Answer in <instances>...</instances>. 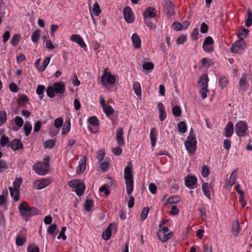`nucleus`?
Instances as JSON below:
<instances>
[{"instance_id":"37998d69","label":"nucleus","mask_w":252,"mask_h":252,"mask_svg":"<svg viewBox=\"0 0 252 252\" xmlns=\"http://www.w3.org/2000/svg\"><path fill=\"white\" fill-rule=\"evenodd\" d=\"M7 121V114L5 111H0V126Z\"/></svg>"},{"instance_id":"79ce46f5","label":"nucleus","mask_w":252,"mask_h":252,"mask_svg":"<svg viewBox=\"0 0 252 252\" xmlns=\"http://www.w3.org/2000/svg\"><path fill=\"white\" fill-rule=\"evenodd\" d=\"M20 35L19 34H16L14 35L11 40V44L13 46H16L19 44V42L20 40Z\"/></svg>"},{"instance_id":"0e129e2a","label":"nucleus","mask_w":252,"mask_h":252,"mask_svg":"<svg viewBox=\"0 0 252 252\" xmlns=\"http://www.w3.org/2000/svg\"><path fill=\"white\" fill-rule=\"evenodd\" d=\"M187 40V37L185 35H182L179 36L176 40L177 44H182Z\"/></svg>"},{"instance_id":"a878e982","label":"nucleus","mask_w":252,"mask_h":252,"mask_svg":"<svg viewBox=\"0 0 252 252\" xmlns=\"http://www.w3.org/2000/svg\"><path fill=\"white\" fill-rule=\"evenodd\" d=\"M113 225V224L112 223H111L108 226V227L106 229V230L103 232L102 234V237L104 240L108 241L111 238L112 234L111 227H112Z\"/></svg>"},{"instance_id":"2f4dec72","label":"nucleus","mask_w":252,"mask_h":252,"mask_svg":"<svg viewBox=\"0 0 252 252\" xmlns=\"http://www.w3.org/2000/svg\"><path fill=\"white\" fill-rule=\"evenodd\" d=\"M94 205V202L93 200L91 199H87L84 204L85 209L86 211L89 212L92 210Z\"/></svg>"},{"instance_id":"0eeeda50","label":"nucleus","mask_w":252,"mask_h":252,"mask_svg":"<svg viewBox=\"0 0 252 252\" xmlns=\"http://www.w3.org/2000/svg\"><path fill=\"white\" fill-rule=\"evenodd\" d=\"M52 183V180L49 178H41L36 180L34 183V186L36 189H41L49 186Z\"/></svg>"},{"instance_id":"e2e57ef3","label":"nucleus","mask_w":252,"mask_h":252,"mask_svg":"<svg viewBox=\"0 0 252 252\" xmlns=\"http://www.w3.org/2000/svg\"><path fill=\"white\" fill-rule=\"evenodd\" d=\"M57 229V225L55 224H53L49 226L47 232L51 235H53Z\"/></svg>"},{"instance_id":"a18cd8bd","label":"nucleus","mask_w":252,"mask_h":252,"mask_svg":"<svg viewBox=\"0 0 252 252\" xmlns=\"http://www.w3.org/2000/svg\"><path fill=\"white\" fill-rule=\"evenodd\" d=\"M93 13L95 16H98L101 13V9L99 7V5L97 2H95L93 5Z\"/></svg>"},{"instance_id":"bf43d9fd","label":"nucleus","mask_w":252,"mask_h":252,"mask_svg":"<svg viewBox=\"0 0 252 252\" xmlns=\"http://www.w3.org/2000/svg\"><path fill=\"white\" fill-rule=\"evenodd\" d=\"M27 252H39V249L38 247L31 244L28 246Z\"/></svg>"},{"instance_id":"1a4fd4ad","label":"nucleus","mask_w":252,"mask_h":252,"mask_svg":"<svg viewBox=\"0 0 252 252\" xmlns=\"http://www.w3.org/2000/svg\"><path fill=\"white\" fill-rule=\"evenodd\" d=\"M214 40L213 38L209 36L205 38L203 45L202 48L206 52L210 53L213 51V45L214 44Z\"/></svg>"},{"instance_id":"864d4df0","label":"nucleus","mask_w":252,"mask_h":252,"mask_svg":"<svg viewBox=\"0 0 252 252\" xmlns=\"http://www.w3.org/2000/svg\"><path fill=\"white\" fill-rule=\"evenodd\" d=\"M148 213H149V208L148 207L144 208L141 213V214H140L141 219L142 220H144L147 218Z\"/></svg>"},{"instance_id":"423d86ee","label":"nucleus","mask_w":252,"mask_h":252,"mask_svg":"<svg viewBox=\"0 0 252 252\" xmlns=\"http://www.w3.org/2000/svg\"><path fill=\"white\" fill-rule=\"evenodd\" d=\"M49 164L38 162L33 166V170L36 173L40 175H45L49 172Z\"/></svg>"},{"instance_id":"b1692460","label":"nucleus","mask_w":252,"mask_h":252,"mask_svg":"<svg viewBox=\"0 0 252 252\" xmlns=\"http://www.w3.org/2000/svg\"><path fill=\"white\" fill-rule=\"evenodd\" d=\"M11 196L13 198L14 201H17L19 200L20 190L17 188L12 187L9 188Z\"/></svg>"},{"instance_id":"a211bd4d","label":"nucleus","mask_w":252,"mask_h":252,"mask_svg":"<svg viewBox=\"0 0 252 252\" xmlns=\"http://www.w3.org/2000/svg\"><path fill=\"white\" fill-rule=\"evenodd\" d=\"M158 132L156 127L151 128L150 132V139L151 140V145L154 147L156 145Z\"/></svg>"},{"instance_id":"473e14b6","label":"nucleus","mask_w":252,"mask_h":252,"mask_svg":"<svg viewBox=\"0 0 252 252\" xmlns=\"http://www.w3.org/2000/svg\"><path fill=\"white\" fill-rule=\"evenodd\" d=\"M237 169H235L231 174L229 181V185L231 186H232L236 182L237 179Z\"/></svg>"},{"instance_id":"de8ad7c7","label":"nucleus","mask_w":252,"mask_h":252,"mask_svg":"<svg viewBox=\"0 0 252 252\" xmlns=\"http://www.w3.org/2000/svg\"><path fill=\"white\" fill-rule=\"evenodd\" d=\"M90 124L94 126H97L99 125V120L96 116H92L88 119Z\"/></svg>"},{"instance_id":"72a5a7b5","label":"nucleus","mask_w":252,"mask_h":252,"mask_svg":"<svg viewBox=\"0 0 252 252\" xmlns=\"http://www.w3.org/2000/svg\"><path fill=\"white\" fill-rule=\"evenodd\" d=\"M178 130L181 133H184L187 131V127L186 124L184 121H181L178 124Z\"/></svg>"},{"instance_id":"f03ea898","label":"nucleus","mask_w":252,"mask_h":252,"mask_svg":"<svg viewBox=\"0 0 252 252\" xmlns=\"http://www.w3.org/2000/svg\"><path fill=\"white\" fill-rule=\"evenodd\" d=\"M65 91V85L63 82H55L53 86H48L46 94L50 98H54L55 94L62 96Z\"/></svg>"},{"instance_id":"412c9836","label":"nucleus","mask_w":252,"mask_h":252,"mask_svg":"<svg viewBox=\"0 0 252 252\" xmlns=\"http://www.w3.org/2000/svg\"><path fill=\"white\" fill-rule=\"evenodd\" d=\"M144 19L155 17L156 14L155 13V8L153 7H149L143 13Z\"/></svg>"},{"instance_id":"8fccbe9b","label":"nucleus","mask_w":252,"mask_h":252,"mask_svg":"<svg viewBox=\"0 0 252 252\" xmlns=\"http://www.w3.org/2000/svg\"><path fill=\"white\" fill-rule=\"evenodd\" d=\"M55 142L54 139L46 140L44 143V147L52 149L55 146Z\"/></svg>"},{"instance_id":"680f3d73","label":"nucleus","mask_w":252,"mask_h":252,"mask_svg":"<svg viewBox=\"0 0 252 252\" xmlns=\"http://www.w3.org/2000/svg\"><path fill=\"white\" fill-rule=\"evenodd\" d=\"M210 173L209 167L207 166L204 165L202 168V175L204 177H207Z\"/></svg>"},{"instance_id":"58836bf2","label":"nucleus","mask_w":252,"mask_h":252,"mask_svg":"<svg viewBox=\"0 0 252 252\" xmlns=\"http://www.w3.org/2000/svg\"><path fill=\"white\" fill-rule=\"evenodd\" d=\"M40 31L38 30L35 31L33 32L31 37L32 40L33 42L36 43L38 42L40 37Z\"/></svg>"},{"instance_id":"c85d7f7f","label":"nucleus","mask_w":252,"mask_h":252,"mask_svg":"<svg viewBox=\"0 0 252 252\" xmlns=\"http://www.w3.org/2000/svg\"><path fill=\"white\" fill-rule=\"evenodd\" d=\"M126 192L130 195L133 190L134 182L133 180H127L126 181Z\"/></svg>"},{"instance_id":"774afa93","label":"nucleus","mask_w":252,"mask_h":252,"mask_svg":"<svg viewBox=\"0 0 252 252\" xmlns=\"http://www.w3.org/2000/svg\"><path fill=\"white\" fill-rule=\"evenodd\" d=\"M208 31V26L204 22L202 23L200 26L201 32L202 33H205L207 32Z\"/></svg>"},{"instance_id":"39448f33","label":"nucleus","mask_w":252,"mask_h":252,"mask_svg":"<svg viewBox=\"0 0 252 252\" xmlns=\"http://www.w3.org/2000/svg\"><path fill=\"white\" fill-rule=\"evenodd\" d=\"M116 79L114 75L109 72L104 71L100 79V82L102 86L106 87L108 85L115 84Z\"/></svg>"},{"instance_id":"f257e3e1","label":"nucleus","mask_w":252,"mask_h":252,"mask_svg":"<svg viewBox=\"0 0 252 252\" xmlns=\"http://www.w3.org/2000/svg\"><path fill=\"white\" fill-rule=\"evenodd\" d=\"M18 210L21 217L26 220H30L31 216L40 214V211L34 207H30L26 201L21 203Z\"/></svg>"},{"instance_id":"9d476101","label":"nucleus","mask_w":252,"mask_h":252,"mask_svg":"<svg viewBox=\"0 0 252 252\" xmlns=\"http://www.w3.org/2000/svg\"><path fill=\"white\" fill-rule=\"evenodd\" d=\"M27 233L25 229L21 230L17 235L16 238V244L18 246H21L24 245L26 241Z\"/></svg>"},{"instance_id":"dca6fc26","label":"nucleus","mask_w":252,"mask_h":252,"mask_svg":"<svg viewBox=\"0 0 252 252\" xmlns=\"http://www.w3.org/2000/svg\"><path fill=\"white\" fill-rule=\"evenodd\" d=\"M124 134L123 129L122 127H119L117 131L116 141L117 144L120 146H123L125 145V140L123 136Z\"/></svg>"},{"instance_id":"69168bd1","label":"nucleus","mask_w":252,"mask_h":252,"mask_svg":"<svg viewBox=\"0 0 252 252\" xmlns=\"http://www.w3.org/2000/svg\"><path fill=\"white\" fill-rule=\"evenodd\" d=\"M9 89L10 91L17 93L19 91V87L18 86L14 83H12L9 85Z\"/></svg>"},{"instance_id":"49530a36","label":"nucleus","mask_w":252,"mask_h":252,"mask_svg":"<svg viewBox=\"0 0 252 252\" xmlns=\"http://www.w3.org/2000/svg\"><path fill=\"white\" fill-rule=\"evenodd\" d=\"M172 112L173 115L175 117H180L182 114L181 108L177 105L172 108Z\"/></svg>"},{"instance_id":"052dcab7","label":"nucleus","mask_w":252,"mask_h":252,"mask_svg":"<svg viewBox=\"0 0 252 252\" xmlns=\"http://www.w3.org/2000/svg\"><path fill=\"white\" fill-rule=\"evenodd\" d=\"M0 143L2 147H4L6 145L7 146L9 143H10V142L9 141L8 137L2 136L0 139Z\"/></svg>"},{"instance_id":"20e7f679","label":"nucleus","mask_w":252,"mask_h":252,"mask_svg":"<svg viewBox=\"0 0 252 252\" xmlns=\"http://www.w3.org/2000/svg\"><path fill=\"white\" fill-rule=\"evenodd\" d=\"M68 185L72 188H75V192L78 196H81L84 194L86 187L80 180H71L68 182Z\"/></svg>"},{"instance_id":"393cba45","label":"nucleus","mask_w":252,"mask_h":252,"mask_svg":"<svg viewBox=\"0 0 252 252\" xmlns=\"http://www.w3.org/2000/svg\"><path fill=\"white\" fill-rule=\"evenodd\" d=\"M174 5L171 1H168L166 3L165 10L168 16H172L174 14Z\"/></svg>"},{"instance_id":"f8f14e48","label":"nucleus","mask_w":252,"mask_h":252,"mask_svg":"<svg viewBox=\"0 0 252 252\" xmlns=\"http://www.w3.org/2000/svg\"><path fill=\"white\" fill-rule=\"evenodd\" d=\"M132 168L131 162L129 161L127 163V166L125 167L124 170L125 179L126 181L127 180H133V175L131 170Z\"/></svg>"},{"instance_id":"5701e85b","label":"nucleus","mask_w":252,"mask_h":252,"mask_svg":"<svg viewBox=\"0 0 252 252\" xmlns=\"http://www.w3.org/2000/svg\"><path fill=\"white\" fill-rule=\"evenodd\" d=\"M131 40L132 41L133 45L136 49L140 48L141 41L137 34L133 33L131 36Z\"/></svg>"},{"instance_id":"6e6d98bb","label":"nucleus","mask_w":252,"mask_h":252,"mask_svg":"<svg viewBox=\"0 0 252 252\" xmlns=\"http://www.w3.org/2000/svg\"><path fill=\"white\" fill-rule=\"evenodd\" d=\"M63 119L62 117H59L55 120L54 125L56 128H59L63 126Z\"/></svg>"},{"instance_id":"603ef678","label":"nucleus","mask_w":252,"mask_h":252,"mask_svg":"<svg viewBox=\"0 0 252 252\" xmlns=\"http://www.w3.org/2000/svg\"><path fill=\"white\" fill-rule=\"evenodd\" d=\"M143 68L146 70H151L154 67V65L152 62H145L143 64Z\"/></svg>"},{"instance_id":"4c0bfd02","label":"nucleus","mask_w":252,"mask_h":252,"mask_svg":"<svg viewBox=\"0 0 252 252\" xmlns=\"http://www.w3.org/2000/svg\"><path fill=\"white\" fill-rule=\"evenodd\" d=\"M24 129L26 136H29L32 130V125L29 122H26L24 126Z\"/></svg>"},{"instance_id":"a19ab883","label":"nucleus","mask_w":252,"mask_h":252,"mask_svg":"<svg viewBox=\"0 0 252 252\" xmlns=\"http://www.w3.org/2000/svg\"><path fill=\"white\" fill-rule=\"evenodd\" d=\"M181 200V198L179 196L174 195L169 197L167 200V203L174 204L179 202Z\"/></svg>"},{"instance_id":"f3484780","label":"nucleus","mask_w":252,"mask_h":252,"mask_svg":"<svg viewBox=\"0 0 252 252\" xmlns=\"http://www.w3.org/2000/svg\"><path fill=\"white\" fill-rule=\"evenodd\" d=\"M7 147H11L13 151H16L23 149V145L20 139H14L10 143L8 144Z\"/></svg>"},{"instance_id":"e433bc0d","label":"nucleus","mask_w":252,"mask_h":252,"mask_svg":"<svg viewBox=\"0 0 252 252\" xmlns=\"http://www.w3.org/2000/svg\"><path fill=\"white\" fill-rule=\"evenodd\" d=\"M248 17L245 21V25L250 28L252 25V12L250 9L248 10Z\"/></svg>"},{"instance_id":"2eb2a0df","label":"nucleus","mask_w":252,"mask_h":252,"mask_svg":"<svg viewBox=\"0 0 252 252\" xmlns=\"http://www.w3.org/2000/svg\"><path fill=\"white\" fill-rule=\"evenodd\" d=\"M70 39L73 42L77 43L81 47L85 48L86 47V45L82 37L79 34H72Z\"/></svg>"},{"instance_id":"c9c22d12","label":"nucleus","mask_w":252,"mask_h":252,"mask_svg":"<svg viewBox=\"0 0 252 252\" xmlns=\"http://www.w3.org/2000/svg\"><path fill=\"white\" fill-rule=\"evenodd\" d=\"M71 124L70 120L65 121L62 130V133L63 134H66L70 130Z\"/></svg>"},{"instance_id":"09e8293b","label":"nucleus","mask_w":252,"mask_h":252,"mask_svg":"<svg viewBox=\"0 0 252 252\" xmlns=\"http://www.w3.org/2000/svg\"><path fill=\"white\" fill-rule=\"evenodd\" d=\"M51 58L50 57H47L45 58V59L43 61L42 63V65L40 66L39 70L41 71H43L45 70L47 66L49 64L50 62Z\"/></svg>"},{"instance_id":"7c9ffc66","label":"nucleus","mask_w":252,"mask_h":252,"mask_svg":"<svg viewBox=\"0 0 252 252\" xmlns=\"http://www.w3.org/2000/svg\"><path fill=\"white\" fill-rule=\"evenodd\" d=\"M133 89L134 93L138 96L141 95V85L139 82H135L133 84Z\"/></svg>"},{"instance_id":"7ed1b4c3","label":"nucleus","mask_w":252,"mask_h":252,"mask_svg":"<svg viewBox=\"0 0 252 252\" xmlns=\"http://www.w3.org/2000/svg\"><path fill=\"white\" fill-rule=\"evenodd\" d=\"M248 124L245 121H239L235 126V131L238 137H245L248 134Z\"/></svg>"},{"instance_id":"4be33fe9","label":"nucleus","mask_w":252,"mask_h":252,"mask_svg":"<svg viewBox=\"0 0 252 252\" xmlns=\"http://www.w3.org/2000/svg\"><path fill=\"white\" fill-rule=\"evenodd\" d=\"M202 190L204 194L209 199H211V186L207 183H204L202 185Z\"/></svg>"},{"instance_id":"c03bdc74","label":"nucleus","mask_w":252,"mask_h":252,"mask_svg":"<svg viewBox=\"0 0 252 252\" xmlns=\"http://www.w3.org/2000/svg\"><path fill=\"white\" fill-rule=\"evenodd\" d=\"M106 115L109 116L114 113V109L110 105H107L104 107L102 108Z\"/></svg>"},{"instance_id":"6ab92c4d","label":"nucleus","mask_w":252,"mask_h":252,"mask_svg":"<svg viewBox=\"0 0 252 252\" xmlns=\"http://www.w3.org/2000/svg\"><path fill=\"white\" fill-rule=\"evenodd\" d=\"M157 236L161 241L165 242L172 237V233H164L160 231H158Z\"/></svg>"},{"instance_id":"f704fd0d","label":"nucleus","mask_w":252,"mask_h":252,"mask_svg":"<svg viewBox=\"0 0 252 252\" xmlns=\"http://www.w3.org/2000/svg\"><path fill=\"white\" fill-rule=\"evenodd\" d=\"M228 83L227 78L224 76H221L219 78V84L222 89L226 86Z\"/></svg>"},{"instance_id":"5fc2aeb1","label":"nucleus","mask_w":252,"mask_h":252,"mask_svg":"<svg viewBox=\"0 0 252 252\" xmlns=\"http://www.w3.org/2000/svg\"><path fill=\"white\" fill-rule=\"evenodd\" d=\"M66 230V227L65 226H63L62 227L61 230L57 237L58 239L62 238L63 240L66 239V236L65 235L64 232Z\"/></svg>"},{"instance_id":"bb28decb","label":"nucleus","mask_w":252,"mask_h":252,"mask_svg":"<svg viewBox=\"0 0 252 252\" xmlns=\"http://www.w3.org/2000/svg\"><path fill=\"white\" fill-rule=\"evenodd\" d=\"M86 160L85 157H84L79 161V166L77 169V172L78 173H83L84 172L86 168Z\"/></svg>"},{"instance_id":"6e6552de","label":"nucleus","mask_w":252,"mask_h":252,"mask_svg":"<svg viewBox=\"0 0 252 252\" xmlns=\"http://www.w3.org/2000/svg\"><path fill=\"white\" fill-rule=\"evenodd\" d=\"M123 15L125 21L128 23H132L135 17L131 8L129 6L126 7L123 10Z\"/></svg>"},{"instance_id":"4d7b16f0","label":"nucleus","mask_w":252,"mask_h":252,"mask_svg":"<svg viewBox=\"0 0 252 252\" xmlns=\"http://www.w3.org/2000/svg\"><path fill=\"white\" fill-rule=\"evenodd\" d=\"M172 27L176 31H180L183 29L182 25L178 21H175L173 23Z\"/></svg>"},{"instance_id":"ddd939ff","label":"nucleus","mask_w":252,"mask_h":252,"mask_svg":"<svg viewBox=\"0 0 252 252\" xmlns=\"http://www.w3.org/2000/svg\"><path fill=\"white\" fill-rule=\"evenodd\" d=\"M197 181L195 176H188L185 178V185L189 188L194 189L196 187Z\"/></svg>"},{"instance_id":"c756f323","label":"nucleus","mask_w":252,"mask_h":252,"mask_svg":"<svg viewBox=\"0 0 252 252\" xmlns=\"http://www.w3.org/2000/svg\"><path fill=\"white\" fill-rule=\"evenodd\" d=\"M240 227V224L238 221H235L233 223L231 232L234 236L236 237L239 234Z\"/></svg>"},{"instance_id":"13d9d810","label":"nucleus","mask_w":252,"mask_h":252,"mask_svg":"<svg viewBox=\"0 0 252 252\" xmlns=\"http://www.w3.org/2000/svg\"><path fill=\"white\" fill-rule=\"evenodd\" d=\"M15 123L17 126L21 127L23 125L24 121L21 117L16 116L15 118Z\"/></svg>"},{"instance_id":"3c124183","label":"nucleus","mask_w":252,"mask_h":252,"mask_svg":"<svg viewBox=\"0 0 252 252\" xmlns=\"http://www.w3.org/2000/svg\"><path fill=\"white\" fill-rule=\"evenodd\" d=\"M8 168V164L3 159H0V173L4 172Z\"/></svg>"},{"instance_id":"ea45409f","label":"nucleus","mask_w":252,"mask_h":252,"mask_svg":"<svg viewBox=\"0 0 252 252\" xmlns=\"http://www.w3.org/2000/svg\"><path fill=\"white\" fill-rule=\"evenodd\" d=\"M45 90V87L42 85H39L37 86L36 92L39 95L40 98L42 99L43 97V93Z\"/></svg>"},{"instance_id":"338daca9","label":"nucleus","mask_w":252,"mask_h":252,"mask_svg":"<svg viewBox=\"0 0 252 252\" xmlns=\"http://www.w3.org/2000/svg\"><path fill=\"white\" fill-rule=\"evenodd\" d=\"M198 33H199L198 29H196V28L194 29L191 33V38L194 40H197Z\"/></svg>"},{"instance_id":"4468645a","label":"nucleus","mask_w":252,"mask_h":252,"mask_svg":"<svg viewBox=\"0 0 252 252\" xmlns=\"http://www.w3.org/2000/svg\"><path fill=\"white\" fill-rule=\"evenodd\" d=\"M234 133V126L231 122H229L225 127L223 134L226 137H231Z\"/></svg>"},{"instance_id":"cd10ccee","label":"nucleus","mask_w":252,"mask_h":252,"mask_svg":"<svg viewBox=\"0 0 252 252\" xmlns=\"http://www.w3.org/2000/svg\"><path fill=\"white\" fill-rule=\"evenodd\" d=\"M208 81L209 78L206 74H204L202 75L198 83L202 86V88H208Z\"/></svg>"},{"instance_id":"aec40b11","label":"nucleus","mask_w":252,"mask_h":252,"mask_svg":"<svg viewBox=\"0 0 252 252\" xmlns=\"http://www.w3.org/2000/svg\"><path fill=\"white\" fill-rule=\"evenodd\" d=\"M159 110V118L160 121L163 122L167 117V114L165 112V107L161 102H158V104Z\"/></svg>"},{"instance_id":"9b49d317","label":"nucleus","mask_w":252,"mask_h":252,"mask_svg":"<svg viewBox=\"0 0 252 252\" xmlns=\"http://www.w3.org/2000/svg\"><path fill=\"white\" fill-rule=\"evenodd\" d=\"M185 146L189 153L194 154L197 149V141L186 140L185 142Z\"/></svg>"}]
</instances>
